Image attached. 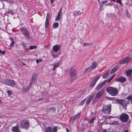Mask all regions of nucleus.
<instances>
[{
  "mask_svg": "<svg viewBox=\"0 0 132 132\" xmlns=\"http://www.w3.org/2000/svg\"><path fill=\"white\" fill-rule=\"evenodd\" d=\"M107 92L113 96H115L118 94V89L115 87L110 86L107 87L106 89Z\"/></svg>",
  "mask_w": 132,
  "mask_h": 132,
  "instance_id": "f257e3e1",
  "label": "nucleus"
},
{
  "mask_svg": "<svg viewBox=\"0 0 132 132\" xmlns=\"http://www.w3.org/2000/svg\"><path fill=\"white\" fill-rule=\"evenodd\" d=\"M70 81L72 83L77 78V72L76 70L73 68H71L69 71Z\"/></svg>",
  "mask_w": 132,
  "mask_h": 132,
  "instance_id": "f03ea898",
  "label": "nucleus"
},
{
  "mask_svg": "<svg viewBox=\"0 0 132 132\" xmlns=\"http://www.w3.org/2000/svg\"><path fill=\"white\" fill-rule=\"evenodd\" d=\"M20 126L21 128L26 129L29 127V122L27 120H22L20 123Z\"/></svg>",
  "mask_w": 132,
  "mask_h": 132,
  "instance_id": "7ed1b4c3",
  "label": "nucleus"
},
{
  "mask_svg": "<svg viewBox=\"0 0 132 132\" xmlns=\"http://www.w3.org/2000/svg\"><path fill=\"white\" fill-rule=\"evenodd\" d=\"M116 102L122 106H123L124 109L126 110L127 106L128 104V102L124 99H117L116 100Z\"/></svg>",
  "mask_w": 132,
  "mask_h": 132,
  "instance_id": "20e7f679",
  "label": "nucleus"
},
{
  "mask_svg": "<svg viewBox=\"0 0 132 132\" xmlns=\"http://www.w3.org/2000/svg\"><path fill=\"white\" fill-rule=\"evenodd\" d=\"M111 105L109 104L104 105L102 109V111L105 114H110L111 111Z\"/></svg>",
  "mask_w": 132,
  "mask_h": 132,
  "instance_id": "39448f33",
  "label": "nucleus"
},
{
  "mask_svg": "<svg viewBox=\"0 0 132 132\" xmlns=\"http://www.w3.org/2000/svg\"><path fill=\"white\" fill-rule=\"evenodd\" d=\"M97 62L95 61L92 63L91 65L86 69L84 71L85 72H90L91 71L95 69L97 67Z\"/></svg>",
  "mask_w": 132,
  "mask_h": 132,
  "instance_id": "423d86ee",
  "label": "nucleus"
},
{
  "mask_svg": "<svg viewBox=\"0 0 132 132\" xmlns=\"http://www.w3.org/2000/svg\"><path fill=\"white\" fill-rule=\"evenodd\" d=\"M20 30L22 32L23 35L26 38L29 40L30 39L31 36H30L29 32L27 30V29L22 27L20 28Z\"/></svg>",
  "mask_w": 132,
  "mask_h": 132,
  "instance_id": "0eeeda50",
  "label": "nucleus"
},
{
  "mask_svg": "<svg viewBox=\"0 0 132 132\" xmlns=\"http://www.w3.org/2000/svg\"><path fill=\"white\" fill-rule=\"evenodd\" d=\"M129 119L128 115L125 113L122 114L119 117V119L121 121L123 122L127 121Z\"/></svg>",
  "mask_w": 132,
  "mask_h": 132,
  "instance_id": "6e6552de",
  "label": "nucleus"
},
{
  "mask_svg": "<svg viewBox=\"0 0 132 132\" xmlns=\"http://www.w3.org/2000/svg\"><path fill=\"white\" fill-rule=\"evenodd\" d=\"M44 132H57V127L54 126L52 129L51 126H48L45 128Z\"/></svg>",
  "mask_w": 132,
  "mask_h": 132,
  "instance_id": "1a4fd4ad",
  "label": "nucleus"
},
{
  "mask_svg": "<svg viewBox=\"0 0 132 132\" xmlns=\"http://www.w3.org/2000/svg\"><path fill=\"white\" fill-rule=\"evenodd\" d=\"M81 116V113L79 112L77 114H76L73 116H72L70 118V121L71 123H74L77 120L79 119Z\"/></svg>",
  "mask_w": 132,
  "mask_h": 132,
  "instance_id": "9d476101",
  "label": "nucleus"
},
{
  "mask_svg": "<svg viewBox=\"0 0 132 132\" xmlns=\"http://www.w3.org/2000/svg\"><path fill=\"white\" fill-rule=\"evenodd\" d=\"M3 82V83L5 84L11 86H15L16 84L13 80H12L7 79H5Z\"/></svg>",
  "mask_w": 132,
  "mask_h": 132,
  "instance_id": "9b49d317",
  "label": "nucleus"
},
{
  "mask_svg": "<svg viewBox=\"0 0 132 132\" xmlns=\"http://www.w3.org/2000/svg\"><path fill=\"white\" fill-rule=\"evenodd\" d=\"M131 57L129 56L126 57L123 59L121 60L119 62V64H120L128 63L131 60Z\"/></svg>",
  "mask_w": 132,
  "mask_h": 132,
  "instance_id": "f8f14e48",
  "label": "nucleus"
},
{
  "mask_svg": "<svg viewBox=\"0 0 132 132\" xmlns=\"http://www.w3.org/2000/svg\"><path fill=\"white\" fill-rule=\"evenodd\" d=\"M104 89L102 88L95 95V98L98 99L99 98H101L104 93Z\"/></svg>",
  "mask_w": 132,
  "mask_h": 132,
  "instance_id": "ddd939ff",
  "label": "nucleus"
},
{
  "mask_svg": "<svg viewBox=\"0 0 132 132\" xmlns=\"http://www.w3.org/2000/svg\"><path fill=\"white\" fill-rule=\"evenodd\" d=\"M116 81L123 83L126 81L127 80L126 77L122 76H120L119 77L116 79Z\"/></svg>",
  "mask_w": 132,
  "mask_h": 132,
  "instance_id": "4468645a",
  "label": "nucleus"
},
{
  "mask_svg": "<svg viewBox=\"0 0 132 132\" xmlns=\"http://www.w3.org/2000/svg\"><path fill=\"white\" fill-rule=\"evenodd\" d=\"M37 74L35 73L33 74L31 79V82L29 84L31 85L32 84H35L37 81Z\"/></svg>",
  "mask_w": 132,
  "mask_h": 132,
  "instance_id": "2eb2a0df",
  "label": "nucleus"
},
{
  "mask_svg": "<svg viewBox=\"0 0 132 132\" xmlns=\"http://www.w3.org/2000/svg\"><path fill=\"white\" fill-rule=\"evenodd\" d=\"M100 77V76H98L96 77L92 81L90 85V86L91 87H93L97 81L99 79Z\"/></svg>",
  "mask_w": 132,
  "mask_h": 132,
  "instance_id": "dca6fc26",
  "label": "nucleus"
},
{
  "mask_svg": "<svg viewBox=\"0 0 132 132\" xmlns=\"http://www.w3.org/2000/svg\"><path fill=\"white\" fill-rule=\"evenodd\" d=\"M12 130L13 132H20V129L19 128V126L17 124L16 126L12 127Z\"/></svg>",
  "mask_w": 132,
  "mask_h": 132,
  "instance_id": "f3484780",
  "label": "nucleus"
},
{
  "mask_svg": "<svg viewBox=\"0 0 132 132\" xmlns=\"http://www.w3.org/2000/svg\"><path fill=\"white\" fill-rule=\"evenodd\" d=\"M31 86L32 85L29 83L27 87L26 88L23 87V88L22 89L23 92L24 93H26L27 92H29V91L30 88Z\"/></svg>",
  "mask_w": 132,
  "mask_h": 132,
  "instance_id": "a211bd4d",
  "label": "nucleus"
},
{
  "mask_svg": "<svg viewBox=\"0 0 132 132\" xmlns=\"http://www.w3.org/2000/svg\"><path fill=\"white\" fill-rule=\"evenodd\" d=\"M56 108L54 107H52L50 109H47L46 111L47 113L51 112L52 113H55Z\"/></svg>",
  "mask_w": 132,
  "mask_h": 132,
  "instance_id": "6ab92c4d",
  "label": "nucleus"
},
{
  "mask_svg": "<svg viewBox=\"0 0 132 132\" xmlns=\"http://www.w3.org/2000/svg\"><path fill=\"white\" fill-rule=\"evenodd\" d=\"M60 49V48L57 45H55L53 46L52 50L55 52H57Z\"/></svg>",
  "mask_w": 132,
  "mask_h": 132,
  "instance_id": "aec40b11",
  "label": "nucleus"
},
{
  "mask_svg": "<svg viewBox=\"0 0 132 132\" xmlns=\"http://www.w3.org/2000/svg\"><path fill=\"white\" fill-rule=\"evenodd\" d=\"M127 77L130 76L132 73V68L128 69L126 72Z\"/></svg>",
  "mask_w": 132,
  "mask_h": 132,
  "instance_id": "412c9836",
  "label": "nucleus"
},
{
  "mask_svg": "<svg viewBox=\"0 0 132 132\" xmlns=\"http://www.w3.org/2000/svg\"><path fill=\"white\" fill-rule=\"evenodd\" d=\"M60 62H58L57 63L53 65V70L54 71L55 70L56 68L58 67L59 65L60 64Z\"/></svg>",
  "mask_w": 132,
  "mask_h": 132,
  "instance_id": "4be33fe9",
  "label": "nucleus"
},
{
  "mask_svg": "<svg viewBox=\"0 0 132 132\" xmlns=\"http://www.w3.org/2000/svg\"><path fill=\"white\" fill-rule=\"evenodd\" d=\"M62 14L58 13L55 19V21H59L61 16H62Z\"/></svg>",
  "mask_w": 132,
  "mask_h": 132,
  "instance_id": "5701e85b",
  "label": "nucleus"
},
{
  "mask_svg": "<svg viewBox=\"0 0 132 132\" xmlns=\"http://www.w3.org/2000/svg\"><path fill=\"white\" fill-rule=\"evenodd\" d=\"M93 96L92 95H90L89 96L86 102V104H88L90 103L92 99L93 98Z\"/></svg>",
  "mask_w": 132,
  "mask_h": 132,
  "instance_id": "b1692460",
  "label": "nucleus"
},
{
  "mask_svg": "<svg viewBox=\"0 0 132 132\" xmlns=\"http://www.w3.org/2000/svg\"><path fill=\"white\" fill-rule=\"evenodd\" d=\"M110 74V73L109 71L106 72L105 74L103 75L102 76L103 78L105 79Z\"/></svg>",
  "mask_w": 132,
  "mask_h": 132,
  "instance_id": "393cba45",
  "label": "nucleus"
},
{
  "mask_svg": "<svg viewBox=\"0 0 132 132\" xmlns=\"http://www.w3.org/2000/svg\"><path fill=\"white\" fill-rule=\"evenodd\" d=\"M119 68V67L118 66H117L113 68L112 70L111 71V74L114 73L116 72Z\"/></svg>",
  "mask_w": 132,
  "mask_h": 132,
  "instance_id": "a878e982",
  "label": "nucleus"
},
{
  "mask_svg": "<svg viewBox=\"0 0 132 132\" xmlns=\"http://www.w3.org/2000/svg\"><path fill=\"white\" fill-rule=\"evenodd\" d=\"M9 39L12 42L10 44V46L11 47H13L14 45V39L12 37H10Z\"/></svg>",
  "mask_w": 132,
  "mask_h": 132,
  "instance_id": "bb28decb",
  "label": "nucleus"
},
{
  "mask_svg": "<svg viewBox=\"0 0 132 132\" xmlns=\"http://www.w3.org/2000/svg\"><path fill=\"white\" fill-rule=\"evenodd\" d=\"M59 26V23L58 22L54 23L53 25V29L57 28Z\"/></svg>",
  "mask_w": 132,
  "mask_h": 132,
  "instance_id": "cd10ccee",
  "label": "nucleus"
},
{
  "mask_svg": "<svg viewBox=\"0 0 132 132\" xmlns=\"http://www.w3.org/2000/svg\"><path fill=\"white\" fill-rule=\"evenodd\" d=\"M103 87L100 83L95 88L96 90H99Z\"/></svg>",
  "mask_w": 132,
  "mask_h": 132,
  "instance_id": "c85d7f7f",
  "label": "nucleus"
},
{
  "mask_svg": "<svg viewBox=\"0 0 132 132\" xmlns=\"http://www.w3.org/2000/svg\"><path fill=\"white\" fill-rule=\"evenodd\" d=\"M83 9H80V10L76 12V14L77 15H80L83 13Z\"/></svg>",
  "mask_w": 132,
  "mask_h": 132,
  "instance_id": "c756f323",
  "label": "nucleus"
},
{
  "mask_svg": "<svg viewBox=\"0 0 132 132\" xmlns=\"http://www.w3.org/2000/svg\"><path fill=\"white\" fill-rule=\"evenodd\" d=\"M50 21L46 20L45 22V29L48 28L49 26Z\"/></svg>",
  "mask_w": 132,
  "mask_h": 132,
  "instance_id": "7c9ffc66",
  "label": "nucleus"
},
{
  "mask_svg": "<svg viewBox=\"0 0 132 132\" xmlns=\"http://www.w3.org/2000/svg\"><path fill=\"white\" fill-rule=\"evenodd\" d=\"M93 44L91 43H83V45L85 46H92Z\"/></svg>",
  "mask_w": 132,
  "mask_h": 132,
  "instance_id": "2f4dec72",
  "label": "nucleus"
},
{
  "mask_svg": "<svg viewBox=\"0 0 132 132\" xmlns=\"http://www.w3.org/2000/svg\"><path fill=\"white\" fill-rule=\"evenodd\" d=\"M87 99V98H86L85 99H84V100H83L82 101H81L79 104V105L80 106H82V105L83 104L85 103L86 100Z\"/></svg>",
  "mask_w": 132,
  "mask_h": 132,
  "instance_id": "473e14b6",
  "label": "nucleus"
},
{
  "mask_svg": "<svg viewBox=\"0 0 132 132\" xmlns=\"http://www.w3.org/2000/svg\"><path fill=\"white\" fill-rule=\"evenodd\" d=\"M126 99H127L129 101L132 102V95H130L128 96Z\"/></svg>",
  "mask_w": 132,
  "mask_h": 132,
  "instance_id": "72a5a7b5",
  "label": "nucleus"
},
{
  "mask_svg": "<svg viewBox=\"0 0 132 132\" xmlns=\"http://www.w3.org/2000/svg\"><path fill=\"white\" fill-rule=\"evenodd\" d=\"M95 119L94 117H93L92 119L90 120H89L88 121V122L90 123H93Z\"/></svg>",
  "mask_w": 132,
  "mask_h": 132,
  "instance_id": "f704fd0d",
  "label": "nucleus"
},
{
  "mask_svg": "<svg viewBox=\"0 0 132 132\" xmlns=\"http://www.w3.org/2000/svg\"><path fill=\"white\" fill-rule=\"evenodd\" d=\"M108 79H106L104 81H102L100 83L102 85V86H103L106 83L108 82Z\"/></svg>",
  "mask_w": 132,
  "mask_h": 132,
  "instance_id": "c9c22d12",
  "label": "nucleus"
},
{
  "mask_svg": "<svg viewBox=\"0 0 132 132\" xmlns=\"http://www.w3.org/2000/svg\"><path fill=\"white\" fill-rule=\"evenodd\" d=\"M7 13L9 14H10L12 15L13 14V10H9Z\"/></svg>",
  "mask_w": 132,
  "mask_h": 132,
  "instance_id": "e433bc0d",
  "label": "nucleus"
},
{
  "mask_svg": "<svg viewBox=\"0 0 132 132\" xmlns=\"http://www.w3.org/2000/svg\"><path fill=\"white\" fill-rule=\"evenodd\" d=\"M37 48V47L35 45L31 46L29 47V49L30 50H32L34 49H36Z\"/></svg>",
  "mask_w": 132,
  "mask_h": 132,
  "instance_id": "4c0bfd02",
  "label": "nucleus"
},
{
  "mask_svg": "<svg viewBox=\"0 0 132 132\" xmlns=\"http://www.w3.org/2000/svg\"><path fill=\"white\" fill-rule=\"evenodd\" d=\"M50 14L49 13H47L46 20L50 21Z\"/></svg>",
  "mask_w": 132,
  "mask_h": 132,
  "instance_id": "58836bf2",
  "label": "nucleus"
},
{
  "mask_svg": "<svg viewBox=\"0 0 132 132\" xmlns=\"http://www.w3.org/2000/svg\"><path fill=\"white\" fill-rule=\"evenodd\" d=\"M20 45L22 46L24 48H25L26 47L25 43L23 42H21L20 43Z\"/></svg>",
  "mask_w": 132,
  "mask_h": 132,
  "instance_id": "ea45409f",
  "label": "nucleus"
},
{
  "mask_svg": "<svg viewBox=\"0 0 132 132\" xmlns=\"http://www.w3.org/2000/svg\"><path fill=\"white\" fill-rule=\"evenodd\" d=\"M116 2L119 4L120 5H122L121 0H116Z\"/></svg>",
  "mask_w": 132,
  "mask_h": 132,
  "instance_id": "a19ab883",
  "label": "nucleus"
},
{
  "mask_svg": "<svg viewBox=\"0 0 132 132\" xmlns=\"http://www.w3.org/2000/svg\"><path fill=\"white\" fill-rule=\"evenodd\" d=\"M7 92L8 95L9 96L12 95L13 93V92L12 91L10 90L7 91Z\"/></svg>",
  "mask_w": 132,
  "mask_h": 132,
  "instance_id": "79ce46f5",
  "label": "nucleus"
},
{
  "mask_svg": "<svg viewBox=\"0 0 132 132\" xmlns=\"http://www.w3.org/2000/svg\"><path fill=\"white\" fill-rule=\"evenodd\" d=\"M52 55L53 56V57L54 58L57 57L58 56V55H55L52 52L51 53Z\"/></svg>",
  "mask_w": 132,
  "mask_h": 132,
  "instance_id": "37998d69",
  "label": "nucleus"
},
{
  "mask_svg": "<svg viewBox=\"0 0 132 132\" xmlns=\"http://www.w3.org/2000/svg\"><path fill=\"white\" fill-rule=\"evenodd\" d=\"M126 14L127 16V17L129 18L130 17V14H129L128 12V11H126Z\"/></svg>",
  "mask_w": 132,
  "mask_h": 132,
  "instance_id": "c03bdc74",
  "label": "nucleus"
},
{
  "mask_svg": "<svg viewBox=\"0 0 132 132\" xmlns=\"http://www.w3.org/2000/svg\"><path fill=\"white\" fill-rule=\"evenodd\" d=\"M42 61V59H37L36 60V62L37 63H39V62H41Z\"/></svg>",
  "mask_w": 132,
  "mask_h": 132,
  "instance_id": "a18cd8bd",
  "label": "nucleus"
},
{
  "mask_svg": "<svg viewBox=\"0 0 132 132\" xmlns=\"http://www.w3.org/2000/svg\"><path fill=\"white\" fill-rule=\"evenodd\" d=\"M118 122L117 121H113L112 124L113 125H117L118 124Z\"/></svg>",
  "mask_w": 132,
  "mask_h": 132,
  "instance_id": "49530a36",
  "label": "nucleus"
},
{
  "mask_svg": "<svg viewBox=\"0 0 132 132\" xmlns=\"http://www.w3.org/2000/svg\"><path fill=\"white\" fill-rule=\"evenodd\" d=\"M107 2V0H105L102 1V4L103 5L105 3H106Z\"/></svg>",
  "mask_w": 132,
  "mask_h": 132,
  "instance_id": "de8ad7c7",
  "label": "nucleus"
},
{
  "mask_svg": "<svg viewBox=\"0 0 132 132\" xmlns=\"http://www.w3.org/2000/svg\"><path fill=\"white\" fill-rule=\"evenodd\" d=\"M5 52L4 51H1L0 52V53L2 54H5Z\"/></svg>",
  "mask_w": 132,
  "mask_h": 132,
  "instance_id": "09e8293b",
  "label": "nucleus"
},
{
  "mask_svg": "<svg viewBox=\"0 0 132 132\" xmlns=\"http://www.w3.org/2000/svg\"><path fill=\"white\" fill-rule=\"evenodd\" d=\"M62 8H61L60 10H59V11L58 12V13H60V14H61V12H62Z\"/></svg>",
  "mask_w": 132,
  "mask_h": 132,
  "instance_id": "8fccbe9b",
  "label": "nucleus"
},
{
  "mask_svg": "<svg viewBox=\"0 0 132 132\" xmlns=\"http://www.w3.org/2000/svg\"><path fill=\"white\" fill-rule=\"evenodd\" d=\"M112 78H110L108 80V83H109L110 81H111V80L112 79Z\"/></svg>",
  "mask_w": 132,
  "mask_h": 132,
  "instance_id": "3c124183",
  "label": "nucleus"
},
{
  "mask_svg": "<svg viewBox=\"0 0 132 132\" xmlns=\"http://www.w3.org/2000/svg\"><path fill=\"white\" fill-rule=\"evenodd\" d=\"M51 0V4H52L54 1V0Z\"/></svg>",
  "mask_w": 132,
  "mask_h": 132,
  "instance_id": "603ef678",
  "label": "nucleus"
},
{
  "mask_svg": "<svg viewBox=\"0 0 132 132\" xmlns=\"http://www.w3.org/2000/svg\"><path fill=\"white\" fill-rule=\"evenodd\" d=\"M98 100V99H97L96 98L94 100H93V101L95 102H96Z\"/></svg>",
  "mask_w": 132,
  "mask_h": 132,
  "instance_id": "864d4df0",
  "label": "nucleus"
},
{
  "mask_svg": "<svg viewBox=\"0 0 132 132\" xmlns=\"http://www.w3.org/2000/svg\"><path fill=\"white\" fill-rule=\"evenodd\" d=\"M107 5H110L111 6L112 5V4L111 3H109L108 4H106Z\"/></svg>",
  "mask_w": 132,
  "mask_h": 132,
  "instance_id": "5fc2aeb1",
  "label": "nucleus"
},
{
  "mask_svg": "<svg viewBox=\"0 0 132 132\" xmlns=\"http://www.w3.org/2000/svg\"><path fill=\"white\" fill-rule=\"evenodd\" d=\"M43 100V98H39V99H38V101H40V100Z\"/></svg>",
  "mask_w": 132,
  "mask_h": 132,
  "instance_id": "6e6d98bb",
  "label": "nucleus"
},
{
  "mask_svg": "<svg viewBox=\"0 0 132 132\" xmlns=\"http://www.w3.org/2000/svg\"><path fill=\"white\" fill-rule=\"evenodd\" d=\"M67 132H69V130L68 128H66Z\"/></svg>",
  "mask_w": 132,
  "mask_h": 132,
  "instance_id": "4d7b16f0",
  "label": "nucleus"
},
{
  "mask_svg": "<svg viewBox=\"0 0 132 132\" xmlns=\"http://www.w3.org/2000/svg\"><path fill=\"white\" fill-rule=\"evenodd\" d=\"M110 1H112L113 2H116V0H110Z\"/></svg>",
  "mask_w": 132,
  "mask_h": 132,
  "instance_id": "13d9d810",
  "label": "nucleus"
},
{
  "mask_svg": "<svg viewBox=\"0 0 132 132\" xmlns=\"http://www.w3.org/2000/svg\"><path fill=\"white\" fill-rule=\"evenodd\" d=\"M124 132H128V130H125V131Z\"/></svg>",
  "mask_w": 132,
  "mask_h": 132,
  "instance_id": "bf43d9fd",
  "label": "nucleus"
},
{
  "mask_svg": "<svg viewBox=\"0 0 132 132\" xmlns=\"http://www.w3.org/2000/svg\"><path fill=\"white\" fill-rule=\"evenodd\" d=\"M114 75H113L111 78H112V79L113 77H114Z\"/></svg>",
  "mask_w": 132,
  "mask_h": 132,
  "instance_id": "052dcab7",
  "label": "nucleus"
},
{
  "mask_svg": "<svg viewBox=\"0 0 132 132\" xmlns=\"http://www.w3.org/2000/svg\"><path fill=\"white\" fill-rule=\"evenodd\" d=\"M85 129V128H83V129H81V130H82V131L83 130H84Z\"/></svg>",
  "mask_w": 132,
  "mask_h": 132,
  "instance_id": "680f3d73",
  "label": "nucleus"
},
{
  "mask_svg": "<svg viewBox=\"0 0 132 132\" xmlns=\"http://www.w3.org/2000/svg\"><path fill=\"white\" fill-rule=\"evenodd\" d=\"M0 0L1 1H6V0Z\"/></svg>",
  "mask_w": 132,
  "mask_h": 132,
  "instance_id": "e2e57ef3",
  "label": "nucleus"
},
{
  "mask_svg": "<svg viewBox=\"0 0 132 132\" xmlns=\"http://www.w3.org/2000/svg\"><path fill=\"white\" fill-rule=\"evenodd\" d=\"M102 132H107V131H104Z\"/></svg>",
  "mask_w": 132,
  "mask_h": 132,
  "instance_id": "0e129e2a",
  "label": "nucleus"
},
{
  "mask_svg": "<svg viewBox=\"0 0 132 132\" xmlns=\"http://www.w3.org/2000/svg\"><path fill=\"white\" fill-rule=\"evenodd\" d=\"M23 65H25V64L24 63H23Z\"/></svg>",
  "mask_w": 132,
  "mask_h": 132,
  "instance_id": "69168bd1",
  "label": "nucleus"
},
{
  "mask_svg": "<svg viewBox=\"0 0 132 132\" xmlns=\"http://www.w3.org/2000/svg\"><path fill=\"white\" fill-rule=\"evenodd\" d=\"M6 0V1L7 2L8 0Z\"/></svg>",
  "mask_w": 132,
  "mask_h": 132,
  "instance_id": "338daca9",
  "label": "nucleus"
},
{
  "mask_svg": "<svg viewBox=\"0 0 132 132\" xmlns=\"http://www.w3.org/2000/svg\"><path fill=\"white\" fill-rule=\"evenodd\" d=\"M100 0H98L99 3H100Z\"/></svg>",
  "mask_w": 132,
  "mask_h": 132,
  "instance_id": "774afa93",
  "label": "nucleus"
}]
</instances>
